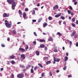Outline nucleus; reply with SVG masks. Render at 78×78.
I'll return each mask as SVG.
<instances>
[{"label":"nucleus","mask_w":78,"mask_h":78,"mask_svg":"<svg viewBox=\"0 0 78 78\" xmlns=\"http://www.w3.org/2000/svg\"><path fill=\"white\" fill-rule=\"evenodd\" d=\"M76 25H78V20H76Z\"/></svg>","instance_id":"nucleus-59"},{"label":"nucleus","mask_w":78,"mask_h":78,"mask_svg":"<svg viewBox=\"0 0 78 78\" xmlns=\"http://www.w3.org/2000/svg\"><path fill=\"white\" fill-rule=\"evenodd\" d=\"M68 78H71L72 77V75H70L68 76Z\"/></svg>","instance_id":"nucleus-41"},{"label":"nucleus","mask_w":78,"mask_h":78,"mask_svg":"<svg viewBox=\"0 0 78 78\" xmlns=\"http://www.w3.org/2000/svg\"><path fill=\"white\" fill-rule=\"evenodd\" d=\"M50 63H51V61H47V62H46V63L47 65H48L49 64H50Z\"/></svg>","instance_id":"nucleus-20"},{"label":"nucleus","mask_w":78,"mask_h":78,"mask_svg":"<svg viewBox=\"0 0 78 78\" xmlns=\"http://www.w3.org/2000/svg\"><path fill=\"white\" fill-rule=\"evenodd\" d=\"M1 46L2 47H5V45H4V44H2Z\"/></svg>","instance_id":"nucleus-38"},{"label":"nucleus","mask_w":78,"mask_h":78,"mask_svg":"<svg viewBox=\"0 0 78 78\" xmlns=\"http://www.w3.org/2000/svg\"><path fill=\"white\" fill-rule=\"evenodd\" d=\"M56 72L57 73H59V70H57Z\"/></svg>","instance_id":"nucleus-63"},{"label":"nucleus","mask_w":78,"mask_h":78,"mask_svg":"<svg viewBox=\"0 0 78 78\" xmlns=\"http://www.w3.org/2000/svg\"><path fill=\"white\" fill-rule=\"evenodd\" d=\"M63 23L64 25H66V22L64 21L63 22Z\"/></svg>","instance_id":"nucleus-60"},{"label":"nucleus","mask_w":78,"mask_h":78,"mask_svg":"<svg viewBox=\"0 0 78 78\" xmlns=\"http://www.w3.org/2000/svg\"><path fill=\"white\" fill-rule=\"evenodd\" d=\"M61 13H59V14L58 15H56L55 16V17H59V16H61Z\"/></svg>","instance_id":"nucleus-11"},{"label":"nucleus","mask_w":78,"mask_h":78,"mask_svg":"<svg viewBox=\"0 0 78 78\" xmlns=\"http://www.w3.org/2000/svg\"><path fill=\"white\" fill-rule=\"evenodd\" d=\"M56 58H54V62H53V64H55V63H56V62H56Z\"/></svg>","instance_id":"nucleus-28"},{"label":"nucleus","mask_w":78,"mask_h":78,"mask_svg":"<svg viewBox=\"0 0 78 78\" xmlns=\"http://www.w3.org/2000/svg\"><path fill=\"white\" fill-rule=\"evenodd\" d=\"M64 59V61H66L68 59V57L66 56H65Z\"/></svg>","instance_id":"nucleus-17"},{"label":"nucleus","mask_w":78,"mask_h":78,"mask_svg":"<svg viewBox=\"0 0 78 78\" xmlns=\"http://www.w3.org/2000/svg\"><path fill=\"white\" fill-rule=\"evenodd\" d=\"M76 34V31H74L71 34V36H75V34Z\"/></svg>","instance_id":"nucleus-8"},{"label":"nucleus","mask_w":78,"mask_h":78,"mask_svg":"<svg viewBox=\"0 0 78 78\" xmlns=\"http://www.w3.org/2000/svg\"><path fill=\"white\" fill-rule=\"evenodd\" d=\"M72 25L73 27H76V25L73 23H72Z\"/></svg>","instance_id":"nucleus-34"},{"label":"nucleus","mask_w":78,"mask_h":78,"mask_svg":"<svg viewBox=\"0 0 78 78\" xmlns=\"http://www.w3.org/2000/svg\"><path fill=\"white\" fill-rule=\"evenodd\" d=\"M17 77L19 78H22L24 77V74H23L20 73L17 75Z\"/></svg>","instance_id":"nucleus-3"},{"label":"nucleus","mask_w":78,"mask_h":78,"mask_svg":"<svg viewBox=\"0 0 78 78\" xmlns=\"http://www.w3.org/2000/svg\"><path fill=\"white\" fill-rule=\"evenodd\" d=\"M15 0H7V2L10 5L12 4V3H16V2H14Z\"/></svg>","instance_id":"nucleus-2"},{"label":"nucleus","mask_w":78,"mask_h":78,"mask_svg":"<svg viewBox=\"0 0 78 78\" xmlns=\"http://www.w3.org/2000/svg\"><path fill=\"white\" fill-rule=\"evenodd\" d=\"M48 57H44L43 58V60L44 61H46V60H47V59H48Z\"/></svg>","instance_id":"nucleus-18"},{"label":"nucleus","mask_w":78,"mask_h":78,"mask_svg":"<svg viewBox=\"0 0 78 78\" xmlns=\"http://www.w3.org/2000/svg\"><path fill=\"white\" fill-rule=\"evenodd\" d=\"M26 13H25V12L23 13V18H24V19H25V18L26 17Z\"/></svg>","instance_id":"nucleus-14"},{"label":"nucleus","mask_w":78,"mask_h":78,"mask_svg":"<svg viewBox=\"0 0 78 78\" xmlns=\"http://www.w3.org/2000/svg\"><path fill=\"white\" fill-rule=\"evenodd\" d=\"M31 72L32 73H34V70H33V69H31Z\"/></svg>","instance_id":"nucleus-33"},{"label":"nucleus","mask_w":78,"mask_h":78,"mask_svg":"<svg viewBox=\"0 0 78 78\" xmlns=\"http://www.w3.org/2000/svg\"><path fill=\"white\" fill-rule=\"evenodd\" d=\"M19 13L20 14V16H22V12L20 10H19Z\"/></svg>","instance_id":"nucleus-22"},{"label":"nucleus","mask_w":78,"mask_h":78,"mask_svg":"<svg viewBox=\"0 0 78 78\" xmlns=\"http://www.w3.org/2000/svg\"><path fill=\"white\" fill-rule=\"evenodd\" d=\"M25 42H24V41H23V45H25Z\"/></svg>","instance_id":"nucleus-55"},{"label":"nucleus","mask_w":78,"mask_h":78,"mask_svg":"<svg viewBox=\"0 0 78 78\" xmlns=\"http://www.w3.org/2000/svg\"><path fill=\"white\" fill-rule=\"evenodd\" d=\"M37 6H40V3H38L37 5Z\"/></svg>","instance_id":"nucleus-57"},{"label":"nucleus","mask_w":78,"mask_h":78,"mask_svg":"<svg viewBox=\"0 0 78 78\" xmlns=\"http://www.w3.org/2000/svg\"><path fill=\"white\" fill-rule=\"evenodd\" d=\"M76 47H78V42L76 43Z\"/></svg>","instance_id":"nucleus-56"},{"label":"nucleus","mask_w":78,"mask_h":78,"mask_svg":"<svg viewBox=\"0 0 78 78\" xmlns=\"http://www.w3.org/2000/svg\"><path fill=\"white\" fill-rule=\"evenodd\" d=\"M35 53H36L37 55V56H39V55L40 54V53H39V51H35Z\"/></svg>","instance_id":"nucleus-15"},{"label":"nucleus","mask_w":78,"mask_h":78,"mask_svg":"<svg viewBox=\"0 0 78 78\" xmlns=\"http://www.w3.org/2000/svg\"><path fill=\"white\" fill-rule=\"evenodd\" d=\"M67 12H68V14H70V13H71V11H70L69 10H68Z\"/></svg>","instance_id":"nucleus-37"},{"label":"nucleus","mask_w":78,"mask_h":78,"mask_svg":"<svg viewBox=\"0 0 78 78\" xmlns=\"http://www.w3.org/2000/svg\"><path fill=\"white\" fill-rule=\"evenodd\" d=\"M11 63H12V64H15V62L13 60H12L11 61Z\"/></svg>","instance_id":"nucleus-30"},{"label":"nucleus","mask_w":78,"mask_h":78,"mask_svg":"<svg viewBox=\"0 0 78 78\" xmlns=\"http://www.w3.org/2000/svg\"><path fill=\"white\" fill-rule=\"evenodd\" d=\"M35 14V10H33L32 12V15H34V14Z\"/></svg>","instance_id":"nucleus-31"},{"label":"nucleus","mask_w":78,"mask_h":78,"mask_svg":"<svg viewBox=\"0 0 78 78\" xmlns=\"http://www.w3.org/2000/svg\"><path fill=\"white\" fill-rule=\"evenodd\" d=\"M24 66H23V65H21L20 66V67H21V68H24Z\"/></svg>","instance_id":"nucleus-45"},{"label":"nucleus","mask_w":78,"mask_h":78,"mask_svg":"<svg viewBox=\"0 0 78 78\" xmlns=\"http://www.w3.org/2000/svg\"><path fill=\"white\" fill-rule=\"evenodd\" d=\"M38 69V68L37 66H35L34 67V70H36V69Z\"/></svg>","instance_id":"nucleus-35"},{"label":"nucleus","mask_w":78,"mask_h":78,"mask_svg":"<svg viewBox=\"0 0 78 78\" xmlns=\"http://www.w3.org/2000/svg\"><path fill=\"white\" fill-rule=\"evenodd\" d=\"M7 41H10V38H9V37H8Z\"/></svg>","instance_id":"nucleus-54"},{"label":"nucleus","mask_w":78,"mask_h":78,"mask_svg":"<svg viewBox=\"0 0 78 78\" xmlns=\"http://www.w3.org/2000/svg\"><path fill=\"white\" fill-rule=\"evenodd\" d=\"M34 45H36V42L35 41L33 43Z\"/></svg>","instance_id":"nucleus-52"},{"label":"nucleus","mask_w":78,"mask_h":78,"mask_svg":"<svg viewBox=\"0 0 78 78\" xmlns=\"http://www.w3.org/2000/svg\"><path fill=\"white\" fill-rule=\"evenodd\" d=\"M42 20V19L40 18L38 20V23H40V22H41V20Z\"/></svg>","instance_id":"nucleus-27"},{"label":"nucleus","mask_w":78,"mask_h":78,"mask_svg":"<svg viewBox=\"0 0 78 78\" xmlns=\"http://www.w3.org/2000/svg\"><path fill=\"white\" fill-rule=\"evenodd\" d=\"M59 8V6L58 5H56L55 6L53 7V10H55V9H58Z\"/></svg>","instance_id":"nucleus-5"},{"label":"nucleus","mask_w":78,"mask_h":78,"mask_svg":"<svg viewBox=\"0 0 78 78\" xmlns=\"http://www.w3.org/2000/svg\"><path fill=\"white\" fill-rule=\"evenodd\" d=\"M28 46L27 45L26 48V50H28Z\"/></svg>","instance_id":"nucleus-53"},{"label":"nucleus","mask_w":78,"mask_h":78,"mask_svg":"<svg viewBox=\"0 0 78 78\" xmlns=\"http://www.w3.org/2000/svg\"><path fill=\"white\" fill-rule=\"evenodd\" d=\"M49 75H50V76H52V74L51 73V72H49Z\"/></svg>","instance_id":"nucleus-46"},{"label":"nucleus","mask_w":78,"mask_h":78,"mask_svg":"<svg viewBox=\"0 0 78 78\" xmlns=\"http://www.w3.org/2000/svg\"><path fill=\"white\" fill-rule=\"evenodd\" d=\"M39 42H45V40L40 39Z\"/></svg>","instance_id":"nucleus-19"},{"label":"nucleus","mask_w":78,"mask_h":78,"mask_svg":"<svg viewBox=\"0 0 78 78\" xmlns=\"http://www.w3.org/2000/svg\"><path fill=\"white\" fill-rule=\"evenodd\" d=\"M19 50H20V51H22V52H25V49L23 48H20Z\"/></svg>","instance_id":"nucleus-6"},{"label":"nucleus","mask_w":78,"mask_h":78,"mask_svg":"<svg viewBox=\"0 0 78 78\" xmlns=\"http://www.w3.org/2000/svg\"><path fill=\"white\" fill-rule=\"evenodd\" d=\"M59 24H61V21H59Z\"/></svg>","instance_id":"nucleus-62"},{"label":"nucleus","mask_w":78,"mask_h":78,"mask_svg":"<svg viewBox=\"0 0 78 78\" xmlns=\"http://www.w3.org/2000/svg\"><path fill=\"white\" fill-rule=\"evenodd\" d=\"M38 65L41 68H43V66L41 64V63H38Z\"/></svg>","instance_id":"nucleus-23"},{"label":"nucleus","mask_w":78,"mask_h":78,"mask_svg":"<svg viewBox=\"0 0 78 78\" xmlns=\"http://www.w3.org/2000/svg\"><path fill=\"white\" fill-rule=\"evenodd\" d=\"M67 68V66H65L64 68H63V69L64 70H66V68Z\"/></svg>","instance_id":"nucleus-43"},{"label":"nucleus","mask_w":78,"mask_h":78,"mask_svg":"<svg viewBox=\"0 0 78 78\" xmlns=\"http://www.w3.org/2000/svg\"><path fill=\"white\" fill-rule=\"evenodd\" d=\"M48 19L49 20H52V17L51 16H49L48 18Z\"/></svg>","instance_id":"nucleus-25"},{"label":"nucleus","mask_w":78,"mask_h":78,"mask_svg":"<svg viewBox=\"0 0 78 78\" xmlns=\"http://www.w3.org/2000/svg\"><path fill=\"white\" fill-rule=\"evenodd\" d=\"M69 9L71 10H73V8H72V7L71 6H69Z\"/></svg>","instance_id":"nucleus-42"},{"label":"nucleus","mask_w":78,"mask_h":78,"mask_svg":"<svg viewBox=\"0 0 78 78\" xmlns=\"http://www.w3.org/2000/svg\"><path fill=\"white\" fill-rule=\"evenodd\" d=\"M11 77L12 78H14V74H11Z\"/></svg>","instance_id":"nucleus-39"},{"label":"nucleus","mask_w":78,"mask_h":78,"mask_svg":"<svg viewBox=\"0 0 78 78\" xmlns=\"http://www.w3.org/2000/svg\"><path fill=\"white\" fill-rule=\"evenodd\" d=\"M5 24L7 27V28H11V24L9 23L8 22V21H7V20H5Z\"/></svg>","instance_id":"nucleus-1"},{"label":"nucleus","mask_w":78,"mask_h":78,"mask_svg":"<svg viewBox=\"0 0 78 78\" xmlns=\"http://www.w3.org/2000/svg\"><path fill=\"white\" fill-rule=\"evenodd\" d=\"M10 63V62H9V61H7V64H9Z\"/></svg>","instance_id":"nucleus-64"},{"label":"nucleus","mask_w":78,"mask_h":78,"mask_svg":"<svg viewBox=\"0 0 78 78\" xmlns=\"http://www.w3.org/2000/svg\"><path fill=\"white\" fill-rule=\"evenodd\" d=\"M25 11H28V9L27 8V9H25Z\"/></svg>","instance_id":"nucleus-51"},{"label":"nucleus","mask_w":78,"mask_h":78,"mask_svg":"<svg viewBox=\"0 0 78 78\" xmlns=\"http://www.w3.org/2000/svg\"><path fill=\"white\" fill-rule=\"evenodd\" d=\"M66 56H69V53H66Z\"/></svg>","instance_id":"nucleus-61"},{"label":"nucleus","mask_w":78,"mask_h":78,"mask_svg":"<svg viewBox=\"0 0 78 78\" xmlns=\"http://www.w3.org/2000/svg\"><path fill=\"white\" fill-rule=\"evenodd\" d=\"M59 61H60V59L58 58H56V62H59Z\"/></svg>","instance_id":"nucleus-29"},{"label":"nucleus","mask_w":78,"mask_h":78,"mask_svg":"<svg viewBox=\"0 0 78 78\" xmlns=\"http://www.w3.org/2000/svg\"><path fill=\"white\" fill-rule=\"evenodd\" d=\"M48 25V24L46 23H44L43 24V27L44 28H45L46 26H47Z\"/></svg>","instance_id":"nucleus-13"},{"label":"nucleus","mask_w":78,"mask_h":78,"mask_svg":"<svg viewBox=\"0 0 78 78\" xmlns=\"http://www.w3.org/2000/svg\"><path fill=\"white\" fill-rule=\"evenodd\" d=\"M45 46L44 44H42L40 46V47L41 48H44Z\"/></svg>","instance_id":"nucleus-10"},{"label":"nucleus","mask_w":78,"mask_h":78,"mask_svg":"<svg viewBox=\"0 0 78 78\" xmlns=\"http://www.w3.org/2000/svg\"><path fill=\"white\" fill-rule=\"evenodd\" d=\"M54 52H58V50H57V49H54Z\"/></svg>","instance_id":"nucleus-44"},{"label":"nucleus","mask_w":78,"mask_h":78,"mask_svg":"<svg viewBox=\"0 0 78 78\" xmlns=\"http://www.w3.org/2000/svg\"><path fill=\"white\" fill-rule=\"evenodd\" d=\"M10 58H11V59H15V56L13 55H11L10 56Z\"/></svg>","instance_id":"nucleus-12"},{"label":"nucleus","mask_w":78,"mask_h":78,"mask_svg":"<svg viewBox=\"0 0 78 78\" xmlns=\"http://www.w3.org/2000/svg\"><path fill=\"white\" fill-rule=\"evenodd\" d=\"M45 76V73H42L41 74V77H44Z\"/></svg>","instance_id":"nucleus-26"},{"label":"nucleus","mask_w":78,"mask_h":78,"mask_svg":"<svg viewBox=\"0 0 78 78\" xmlns=\"http://www.w3.org/2000/svg\"><path fill=\"white\" fill-rule=\"evenodd\" d=\"M12 33L14 34H17V32L16 31V30H12Z\"/></svg>","instance_id":"nucleus-16"},{"label":"nucleus","mask_w":78,"mask_h":78,"mask_svg":"<svg viewBox=\"0 0 78 78\" xmlns=\"http://www.w3.org/2000/svg\"><path fill=\"white\" fill-rule=\"evenodd\" d=\"M72 22H74L75 21V18L73 17L72 20Z\"/></svg>","instance_id":"nucleus-24"},{"label":"nucleus","mask_w":78,"mask_h":78,"mask_svg":"<svg viewBox=\"0 0 78 78\" xmlns=\"http://www.w3.org/2000/svg\"><path fill=\"white\" fill-rule=\"evenodd\" d=\"M74 4L75 5H77V2H75Z\"/></svg>","instance_id":"nucleus-48"},{"label":"nucleus","mask_w":78,"mask_h":78,"mask_svg":"<svg viewBox=\"0 0 78 78\" xmlns=\"http://www.w3.org/2000/svg\"><path fill=\"white\" fill-rule=\"evenodd\" d=\"M34 34L35 36H37V34H36V32H34Z\"/></svg>","instance_id":"nucleus-40"},{"label":"nucleus","mask_w":78,"mask_h":78,"mask_svg":"<svg viewBox=\"0 0 78 78\" xmlns=\"http://www.w3.org/2000/svg\"><path fill=\"white\" fill-rule=\"evenodd\" d=\"M53 38H50L48 39V41H53Z\"/></svg>","instance_id":"nucleus-21"},{"label":"nucleus","mask_w":78,"mask_h":78,"mask_svg":"<svg viewBox=\"0 0 78 78\" xmlns=\"http://www.w3.org/2000/svg\"><path fill=\"white\" fill-rule=\"evenodd\" d=\"M47 49H48L47 47H45V48H44L45 51H47Z\"/></svg>","instance_id":"nucleus-47"},{"label":"nucleus","mask_w":78,"mask_h":78,"mask_svg":"<svg viewBox=\"0 0 78 78\" xmlns=\"http://www.w3.org/2000/svg\"><path fill=\"white\" fill-rule=\"evenodd\" d=\"M61 18L62 20H64V19H65V17L64 16H61Z\"/></svg>","instance_id":"nucleus-36"},{"label":"nucleus","mask_w":78,"mask_h":78,"mask_svg":"<svg viewBox=\"0 0 78 78\" xmlns=\"http://www.w3.org/2000/svg\"><path fill=\"white\" fill-rule=\"evenodd\" d=\"M74 37L75 38V39H76V38H77V35H75Z\"/></svg>","instance_id":"nucleus-49"},{"label":"nucleus","mask_w":78,"mask_h":78,"mask_svg":"<svg viewBox=\"0 0 78 78\" xmlns=\"http://www.w3.org/2000/svg\"><path fill=\"white\" fill-rule=\"evenodd\" d=\"M16 5H15V3H13L12 5V9L14 10L15 9V7H16Z\"/></svg>","instance_id":"nucleus-7"},{"label":"nucleus","mask_w":78,"mask_h":78,"mask_svg":"<svg viewBox=\"0 0 78 78\" xmlns=\"http://www.w3.org/2000/svg\"><path fill=\"white\" fill-rule=\"evenodd\" d=\"M9 16V13L7 14L6 13H4L3 15V17H8Z\"/></svg>","instance_id":"nucleus-4"},{"label":"nucleus","mask_w":78,"mask_h":78,"mask_svg":"<svg viewBox=\"0 0 78 78\" xmlns=\"http://www.w3.org/2000/svg\"><path fill=\"white\" fill-rule=\"evenodd\" d=\"M0 70L1 71H3V68H1Z\"/></svg>","instance_id":"nucleus-58"},{"label":"nucleus","mask_w":78,"mask_h":78,"mask_svg":"<svg viewBox=\"0 0 78 78\" xmlns=\"http://www.w3.org/2000/svg\"><path fill=\"white\" fill-rule=\"evenodd\" d=\"M32 21L33 22H36V20H32Z\"/></svg>","instance_id":"nucleus-50"},{"label":"nucleus","mask_w":78,"mask_h":78,"mask_svg":"<svg viewBox=\"0 0 78 78\" xmlns=\"http://www.w3.org/2000/svg\"><path fill=\"white\" fill-rule=\"evenodd\" d=\"M21 57L23 59H25V55L22 54L21 55Z\"/></svg>","instance_id":"nucleus-9"},{"label":"nucleus","mask_w":78,"mask_h":78,"mask_svg":"<svg viewBox=\"0 0 78 78\" xmlns=\"http://www.w3.org/2000/svg\"><path fill=\"white\" fill-rule=\"evenodd\" d=\"M58 35H59V36H61V34H60V32H58L57 33Z\"/></svg>","instance_id":"nucleus-32"}]
</instances>
